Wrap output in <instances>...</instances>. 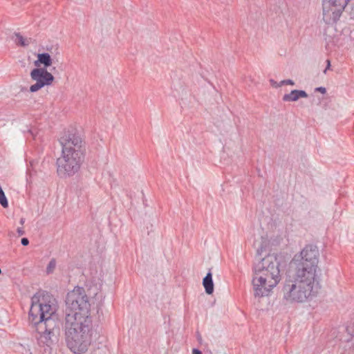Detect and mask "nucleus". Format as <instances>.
<instances>
[{
	"instance_id": "obj_1",
	"label": "nucleus",
	"mask_w": 354,
	"mask_h": 354,
	"mask_svg": "<svg viewBox=\"0 0 354 354\" xmlns=\"http://www.w3.org/2000/svg\"><path fill=\"white\" fill-rule=\"evenodd\" d=\"M319 252L317 246L306 245L292 259L282 288L286 304L312 300L318 292Z\"/></svg>"
},
{
	"instance_id": "obj_2",
	"label": "nucleus",
	"mask_w": 354,
	"mask_h": 354,
	"mask_svg": "<svg viewBox=\"0 0 354 354\" xmlns=\"http://www.w3.org/2000/svg\"><path fill=\"white\" fill-rule=\"evenodd\" d=\"M56 299L48 293H37L32 297L28 319L38 333L39 344L50 346L58 342L59 324L55 318Z\"/></svg>"
},
{
	"instance_id": "obj_3",
	"label": "nucleus",
	"mask_w": 354,
	"mask_h": 354,
	"mask_svg": "<svg viewBox=\"0 0 354 354\" xmlns=\"http://www.w3.org/2000/svg\"><path fill=\"white\" fill-rule=\"evenodd\" d=\"M59 142L62 154L57 159V171L61 177L72 176L80 169L86 153L85 142L74 131L62 133Z\"/></svg>"
},
{
	"instance_id": "obj_4",
	"label": "nucleus",
	"mask_w": 354,
	"mask_h": 354,
	"mask_svg": "<svg viewBox=\"0 0 354 354\" xmlns=\"http://www.w3.org/2000/svg\"><path fill=\"white\" fill-rule=\"evenodd\" d=\"M280 263L276 254H268L254 268L252 281L255 297H263L270 295L272 290L281 280Z\"/></svg>"
},
{
	"instance_id": "obj_5",
	"label": "nucleus",
	"mask_w": 354,
	"mask_h": 354,
	"mask_svg": "<svg viewBox=\"0 0 354 354\" xmlns=\"http://www.w3.org/2000/svg\"><path fill=\"white\" fill-rule=\"evenodd\" d=\"M92 321H76L69 317L65 323L66 341L68 348L75 354L85 353L91 344Z\"/></svg>"
},
{
	"instance_id": "obj_6",
	"label": "nucleus",
	"mask_w": 354,
	"mask_h": 354,
	"mask_svg": "<svg viewBox=\"0 0 354 354\" xmlns=\"http://www.w3.org/2000/svg\"><path fill=\"white\" fill-rule=\"evenodd\" d=\"M66 321L69 317L75 318L76 321H91L90 316L91 304L88 297L83 288L76 287L67 294L66 299Z\"/></svg>"
},
{
	"instance_id": "obj_7",
	"label": "nucleus",
	"mask_w": 354,
	"mask_h": 354,
	"mask_svg": "<svg viewBox=\"0 0 354 354\" xmlns=\"http://www.w3.org/2000/svg\"><path fill=\"white\" fill-rule=\"evenodd\" d=\"M350 1V0H323V21L327 24H335Z\"/></svg>"
},
{
	"instance_id": "obj_8",
	"label": "nucleus",
	"mask_w": 354,
	"mask_h": 354,
	"mask_svg": "<svg viewBox=\"0 0 354 354\" xmlns=\"http://www.w3.org/2000/svg\"><path fill=\"white\" fill-rule=\"evenodd\" d=\"M30 78L35 83L30 86V91L35 93L46 86H50L53 84L55 77L46 69L41 68H35L30 72Z\"/></svg>"
},
{
	"instance_id": "obj_9",
	"label": "nucleus",
	"mask_w": 354,
	"mask_h": 354,
	"mask_svg": "<svg viewBox=\"0 0 354 354\" xmlns=\"http://www.w3.org/2000/svg\"><path fill=\"white\" fill-rule=\"evenodd\" d=\"M37 59L35 61L34 64L37 68H41L42 65L47 70V68L53 64V59L50 55L47 53H39L37 55Z\"/></svg>"
},
{
	"instance_id": "obj_10",
	"label": "nucleus",
	"mask_w": 354,
	"mask_h": 354,
	"mask_svg": "<svg viewBox=\"0 0 354 354\" xmlns=\"http://www.w3.org/2000/svg\"><path fill=\"white\" fill-rule=\"evenodd\" d=\"M308 94L306 91L301 90H293L290 93L285 94L283 96V100L285 102H295L301 97H307Z\"/></svg>"
},
{
	"instance_id": "obj_11",
	"label": "nucleus",
	"mask_w": 354,
	"mask_h": 354,
	"mask_svg": "<svg viewBox=\"0 0 354 354\" xmlns=\"http://www.w3.org/2000/svg\"><path fill=\"white\" fill-rule=\"evenodd\" d=\"M203 285L205 288V292L207 295H211L214 292V283L212 280V274L209 272L206 276L203 278Z\"/></svg>"
},
{
	"instance_id": "obj_12",
	"label": "nucleus",
	"mask_w": 354,
	"mask_h": 354,
	"mask_svg": "<svg viewBox=\"0 0 354 354\" xmlns=\"http://www.w3.org/2000/svg\"><path fill=\"white\" fill-rule=\"evenodd\" d=\"M15 43L19 46L26 47L28 46L31 43H32V39L29 37H25L22 36L20 33L15 34Z\"/></svg>"
},
{
	"instance_id": "obj_13",
	"label": "nucleus",
	"mask_w": 354,
	"mask_h": 354,
	"mask_svg": "<svg viewBox=\"0 0 354 354\" xmlns=\"http://www.w3.org/2000/svg\"><path fill=\"white\" fill-rule=\"evenodd\" d=\"M346 331L348 335L354 337V317L348 322Z\"/></svg>"
},
{
	"instance_id": "obj_14",
	"label": "nucleus",
	"mask_w": 354,
	"mask_h": 354,
	"mask_svg": "<svg viewBox=\"0 0 354 354\" xmlns=\"http://www.w3.org/2000/svg\"><path fill=\"white\" fill-rule=\"evenodd\" d=\"M56 267V261L53 259L50 261L48 263L47 268H46V272L48 274L52 273Z\"/></svg>"
},
{
	"instance_id": "obj_15",
	"label": "nucleus",
	"mask_w": 354,
	"mask_h": 354,
	"mask_svg": "<svg viewBox=\"0 0 354 354\" xmlns=\"http://www.w3.org/2000/svg\"><path fill=\"white\" fill-rule=\"evenodd\" d=\"M0 204L3 207H7L8 206L7 198L2 189L0 190Z\"/></svg>"
},
{
	"instance_id": "obj_16",
	"label": "nucleus",
	"mask_w": 354,
	"mask_h": 354,
	"mask_svg": "<svg viewBox=\"0 0 354 354\" xmlns=\"http://www.w3.org/2000/svg\"><path fill=\"white\" fill-rule=\"evenodd\" d=\"M283 84H289V85H294L295 82L292 80H282L279 84L277 85V86H281Z\"/></svg>"
},
{
	"instance_id": "obj_17",
	"label": "nucleus",
	"mask_w": 354,
	"mask_h": 354,
	"mask_svg": "<svg viewBox=\"0 0 354 354\" xmlns=\"http://www.w3.org/2000/svg\"><path fill=\"white\" fill-rule=\"evenodd\" d=\"M103 277H104L103 271L102 269H100V272L98 274L96 272V276H94L93 277H96V278H97L98 280L102 281Z\"/></svg>"
},
{
	"instance_id": "obj_18",
	"label": "nucleus",
	"mask_w": 354,
	"mask_h": 354,
	"mask_svg": "<svg viewBox=\"0 0 354 354\" xmlns=\"http://www.w3.org/2000/svg\"><path fill=\"white\" fill-rule=\"evenodd\" d=\"M21 243L23 245L26 246L29 243V241L27 238H22L21 240Z\"/></svg>"
},
{
	"instance_id": "obj_19",
	"label": "nucleus",
	"mask_w": 354,
	"mask_h": 354,
	"mask_svg": "<svg viewBox=\"0 0 354 354\" xmlns=\"http://www.w3.org/2000/svg\"><path fill=\"white\" fill-rule=\"evenodd\" d=\"M315 91H319L323 94H324L326 92V90L324 87H317L315 88Z\"/></svg>"
},
{
	"instance_id": "obj_20",
	"label": "nucleus",
	"mask_w": 354,
	"mask_h": 354,
	"mask_svg": "<svg viewBox=\"0 0 354 354\" xmlns=\"http://www.w3.org/2000/svg\"><path fill=\"white\" fill-rule=\"evenodd\" d=\"M17 232L19 236H22L25 234V232L22 227H18L17 230Z\"/></svg>"
},
{
	"instance_id": "obj_21",
	"label": "nucleus",
	"mask_w": 354,
	"mask_h": 354,
	"mask_svg": "<svg viewBox=\"0 0 354 354\" xmlns=\"http://www.w3.org/2000/svg\"><path fill=\"white\" fill-rule=\"evenodd\" d=\"M326 63H327V65H326V67L325 68V70L324 71V73L326 74V71L330 68V60L327 59L326 60Z\"/></svg>"
},
{
	"instance_id": "obj_22",
	"label": "nucleus",
	"mask_w": 354,
	"mask_h": 354,
	"mask_svg": "<svg viewBox=\"0 0 354 354\" xmlns=\"http://www.w3.org/2000/svg\"><path fill=\"white\" fill-rule=\"evenodd\" d=\"M192 354H202V353L199 350L194 348L192 351Z\"/></svg>"
},
{
	"instance_id": "obj_23",
	"label": "nucleus",
	"mask_w": 354,
	"mask_h": 354,
	"mask_svg": "<svg viewBox=\"0 0 354 354\" xmlns=\"http://www.w3.org/2000/svg\"><path fill=\"white\" fill-rule=\"evenodd\" d=\"M351 352L354 354V343L350 347Z\"/></svg>"
},
{
	"instance_id": "obj_24",
	"label": "nucleus",
	"mask_w": 354,
	"mask_h": 354,
	"mask_svg": "<svg viewBox=\"0 0 354 354\" xmlns=\"http://www.w3.org/2000/svg\"><path fill=\"white\" fill-rule=\"evenodd\" d=\"M24 222H25V219H24V218H21V220H20V224H21V225H24Z\"/></svg>"
},
{
	"instance_id": "obj_25",
	"label": "nucleus",
	"mask_w": 354,
	"mask_h": 354,
	"mask_svg": "<svg viewBox=\"0 0 354 354\" xmlns=\"http://www.w3.org/2000/svg\"><path fill=\"white\" fill-rule=\"evenodd\" d=\"M351 37L354 38V30L351 32Z\"/></svg>"
}]
</instances>
